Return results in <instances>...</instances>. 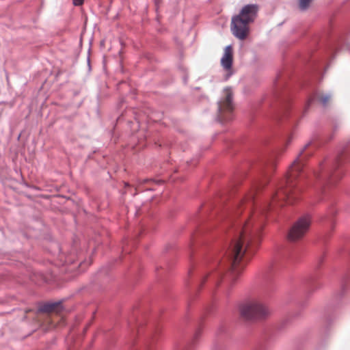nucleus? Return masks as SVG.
<instances>
[{
    "mask_svg": "<svg viewBox=\"0 0 350 350\" xmlns=\"http://www.w3.org/2000/svg\"><path fill=\"white\" fill-rule=\"evenodd\" d=\"M149 181H150L149 180H143V183H146V182H149Z\"/></svg>",
    "mask_w": 350,
    "mask_h": 350,
    "instance_id": "14",
    "label": "nucleus"
},
{
    "mask_svg": "<svg viewBox=\"0 0 350 350\" xmlns=\"http://www.w3.org/2000/svg\"><path fill=\"white\" fill-rule=\"evenodd\" d=\"M254 196L253 194H250L248 196L245 197L242 201L241 204L240 205V207L239 208L238 212L242 208V206L244 205V204H246L247 206H249L250 208H251L252 206V200H253Z\"/></svg>",
    "mask_w": 350,
    "mask_h": 350,
    "instance_id": "11",
    "label": "nucleus"
},
{
    "mask_svg": "<svg viewBox=\"0 0 350 350\" xmlns=\"http://www.w3.org/2000/svg\"><path fill=\"white\" fill-rule=\"evenodd\" d=\"M312 1V0H299V8L301 10H306L309 7V5Z\"/></svg>",
    "mask_w": 350,
    "mask_h": 350,
    "instance_id": "12",
    "label": "nucleus"
},
{
    "mask_svg": "<svg viewBox=\"0 0 350 350\" xmlns=\"http://www.w3.org/2000/svg\"><path fill=\"white\" fill-rule=\"evenodd\" d=\"M264 224V213L255 212L252 213L244 221L238 239L234 241L230 245L227 256L231 264L230 275L233 281L240 273L239 264L247 248L253 243H259Z\"/></svg>",
    "mask_w": 350,
    "mask_h": 350,
    "instance_id": "1",
    "label": "nucleus"
},
{
    "mask_svg": "<svg viewBox=\"0 0 350 350\" xmlns=\"http://www.w3.org/2000/svg\"><path fill=\"white\" fill-rule=\"evenodd\" d=\"M42 310L46 313L45 322L51 327L64 324V317L61 314L62 306L60 304H45Z\"/></svg>",
    "mask_w": 350,
    "mask_h": 350,
    "instance_id": "7",
    "label": "nucleus"
},
{
    "mask_svg": "<svg viewBox=\"0 0 350 350\" xmlns=\"http://www.w3.org/2000/svg\"><path fill=\"white\" fill-rule=\"evenodd\" d=\"M240 313L246 320H260L267 317L270 314V311L260 301L251 300L241 306Z\"/></svg>",
    "mask_w": 350,
    "mask_h": 350,
    "instance_id": "4",
    "label": "nucleus"
},
{
    "mask_svg": "<svg viewBox=\"0 0 350 350\" xmlns=\"http://www.w3.org/2000/svg\"><path fill=\"white\" fill-rule=\"evenodd\" d=\"M258 10V5L248 4L242 8L239 14L232 18L231 31L235 37L240 40L247 38L250 31L249 25L255 21Z\"/></svg>",
    "mask_w": 350,
    "mask_h": 350,
    "instance_id": "3",
    "label": "nucleus"
},
{
    "mask_svg": "<svg viewBox=\"0 0 350 350\" xmlns=\"http://www.w3.org/2000/svg\"><path fill=\"white\" fill-rule=\"evenodd\" d=\"M233 93L230 88L224 90V96L218 103V118L220 122L228 121L234 110Z\"/></svg>",
    "mask_w": 350,
    "mask_h": 350,
    "instance_id": "6",
    "label": "nucleus"
},
{
    "mask_svg": "<svg viewBox=\"0 0 350 350\" xmlns=\"http://www.w3.org/2000/svg\"><path fill=\"white\" fill-rule=\"evenodd\" d=\"M331 96L321 92L315 93L311 98H309L307 107H309L314 102H319L323 106H325L330 100Z\"/></svg>",
    "mask_w": 350,
    "mask_h": 350,
    "instance_id": "10",
    "label": "nucleus"
},
{
    "mask_svg": "<svg viewBox=\"0 0 350 350\" xmlns=\"http://www.w3.org/2000/svg\"><path fill=\"white\" fill-rule=\"evenodd\" d=\"M303 150L290 166L287 172L285 185H282L272 196L271 203H280V201L292 203L299 192L296 187L301 178V173L304 166L306 157Z\"/></svg>",
    "mask_w": 350,
    "mask_h": 350,
    "instance_id": "2",
    "label": "nucleus"
},
{
    "mask_svg": "<svg viewBox=\"0 0 350 350\" xmlns=\"http://www.w3.org/2000/svg\"><path fill=\"white\" fill-rule=\"evenodd\" d=\"M311 224L310 215H304L300 217L291 227L288 232V239L296 241L302 239L309 230Z\"/></svg>",
    "mask_w": 350,
    "mask_h": 350,
    "instance_id": "8",
    "label": "nucleus"
},
{
    "mask_svg": "<svg viewBox=\"0 0 350 350\" xmlns=\"http://www.w3.org/2000/svg\"><path fill=\"white\" fill-rule=\"evenodd\" d=\"M233 62V48L231 45L225 47L224 55L221 59L222 67L227 71L232 68Z\"/></svg>",
    "mask_w": 350,
    "mask_h": 350,
    "instance_id": "9",
    "label": "nucleus"
},
{
    "mask_svg": "<svg viewBox=\"0 0 350 350\" xmlns=\"http://www.w3.org/2000/svg\"><path fill=\"white\" fill-rule=\"evenodd\" d=\"M340 157L335 163L324 161L319 167V170L314 172V177L319 180H325L330 184L336 183L342 177V172L338 170Z\"/></svg>",
    "mask_w": 350,
    "mask_h": 350,
    "instance_id": "5",
    "label": "nucleus"
},
{
    "mask_svg": "<svg viewBox=\"0 0 350 350\" xmlns=\"http://www.w3.org/2000/svg\"><path fill=\"white\" fill-rule=\"evenodd\" d=\"M75 6H80L83 4L84 0H72Z\"/></svg>",
    "mask_w": 350,
    "mask_h": 350,
    "instance_id": "13",
    "label": "nucleus"
}]
</instances>
